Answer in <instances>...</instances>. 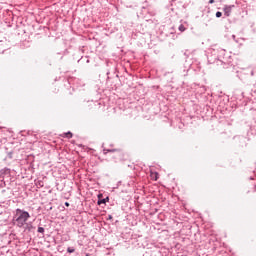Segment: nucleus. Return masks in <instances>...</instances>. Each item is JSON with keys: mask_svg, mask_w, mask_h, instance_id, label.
Here are the masks:
<instances>
[{"mask_svg": "<svg viewBox=\"0 0 256 256\" xmlns=\"http://www.w3.org/2000/svg\"><path fill=\"white\" fill-rule=\"evenodd\" d=\"M92 105H93V102H91L89 106L91 107Z\"/></svg>", "mask_w": 256, "mask_h": 256, "instance_id": "obj_18", "label": "nucleus"}, {"mask_svg": "<svg viewBox=\"0 0 256 256\" xmlns=\"http://www.w3.org/2000/svg\"><path fill=\"white\" fill-rule=\"evenodd\" d=\"M65 137H67L68 139H71V137H73V134L71 132H67L65 134Z\"/></svg>", "mask_w": 256, "mask_h": 256, "instance_id": "obj_10", "label": "nucleus"}, {"mask_svg": "<svg viewBox=\"0 0 256 256\" xmlns=\"http://www.w3.org/2000/svg\"><path fill=\"white\" fill-rule=\"evenodd\" d=\"M222 15H223V13H221V12H216V17H222Z\"/></svg>", "mask_w": 256, "mask_h": 256, "instance_id": "obj_13", "label": "nucleus"}, {"mask_svg": "<svg viewBox=\"0 0 256 256\" xmlns=\"http://www.w3.org/2000/svg\"><path fill=\"white\" fill-rule=\"evenodd\" d=\"M151 179H153L154 181H157L159 179V173L157 172H151L150 174Z\"/></svg>", "mask_w": 256, "mask_h": 256, "instance_id": "obj_4", "label": "nucleus"}, {"mask_svg": "<svg viewBox=\"0 0 256 256\" xmlns=\"http://www.w3.org/2000/svg\"><path fill=\"white\" fill-rule=\"evenodd\" d=\"M65 207H69V203L68 202H65Z\"/></svg>", "mask_w": 256, "mask_h": 256, "instance_id": "obj_15", "label": "nucleus"}, {"mask_svg": "<svg viewBox=\"0 0 256 256\" xmlns=\"http://www.w3.org/2000/svg\"><path fill=\"white\" fill-rule=\"evenodd\" d=\"M209 3H210V4L215 3V0H209Z\"/></svg>", "mask_w": 256, "mask_h": 256, "instance_id": "obj_14", "label": "nucleus"}, {"mask_svg": "<svg viewBox=\"0 0 256 256\" xmlns=\"http://www.w3.org/2000/svg\"><path fill=\"white\" fill-rule=\"evenodd\" d=\"M38 233H45V228L43 227H38Z\"/></svg>", "mask_w": 256, "mask_h": 256, "instance_id": "obj_8", "label": "nucleus"}, {"mask_svg": "<svg viewBox=\"0 0 256 256\" xmlns=\"http://www.w3.org/2000/svg\"><path fill=\"white\" fill-rule=\"evenodd\" d=\"M233 7L234 6H225L224 7V15H226V17L231 16V12L233 11Z\"/></svg>", "mask_w": 256, "mask_h": 256, "instance_id": "obj_3", "label": "nucleus"}, {"mask_svg": "<svg viewBox=\"0 0 256 256\" xmlns=\"http://www.w3.org/2000/svg\"><path fill=\"white\" fill-rule=\"evenodd\" d=\"M108 153H111L112 159H123V152L120 150H108Z\"/></svg>", "mask_w": 256, "mask_h": 256, "instance_id": "obj_2", "label": "nucleus"}, {"mask_svg": "<svg viewBox=\"0 0 256 256\" xmlns=\"http://www.w3.org/2000/svg\"><path fill=\"white\" fill-rule=\"evenodd\" d=\"M31 215L29 212L21 209H16V214L14 216V223L17 227H23L27 224V221H29V218Z\"/></svg>", "mask_w": 256, "mask_h": 256, "instance_id": "obj_1", "label": "nucleus"}, {"mask_svg": "<svg viewBox=\"0 0 256 256\" xmlns=\"http://www.w3.org/2000/svg\"><path fill=\"white\" fill-rule=\"evenodd\" d=\"M86 256H89V255H86Z\"/></svg>", "mask_w": 256, "mask_h": 256, "instance_id": "obj_19", "label": "nucleus"}, {"mask_svg": "<svg viewBox=\"0 0 256 256\" xmlns=\"http://www.w3.org/2000/svg\"><path fill=\"white\" fill-rule=\"evenodd\" d=\"M185 26L183 25V24H181L180 26H179V31H181V33H183V31H185Z\"/></svg>", "mask_w": 256, "mask_h": 256, "instance_id": "obj_9", "label": "nucleus"}, {"mask_svg": "<svg viewBox=\"0 0 256 256\" xmlns=\"http://www.w3.org/2000/svg\"><path fill=\"white\" fill-rule=\"evenodd\" d=\"M98 197H99V199H101V197H103V195L100 194V195H98Z\"/></svg>", "mask_w": 256, "mask_h": 256, "instance_id": "obj_16", "label": "nucleus"}, {"mask_svg": "<svg viewBox=\"0 0 256 256\" xmlns=\"http://www.w3.org/2000/svg\"><path fill=\"white\" fill-rule=\"evenodd\" d=\"M107 201H109V197H107L106 199L99 200V201H98V205L106 204Z\"/></svg>", "mask_w": 256, "mask_h": 256, "instance_id": "obj_5", "label": "nucleus"}, {"mask_svg": "<svg viewBox=\"0 0 256 256\" xmlns=\"http://www.w3.org/2000/svg\"><path fill=\"white\" fill-rule=\"evenodd\" d=\"M44 185L43 181L36 182V187H43Z\"/></svg>", "mask_w": 256, "mask_h": 256, "instance_id": "obj_7", "label": "nucleus"}, {"mask_svg": "<svg viewBox=\"0 0 256 256\" xmlns=\"http://www.w3.org/2000/svg\"><path fill=\"white\" fill-rule=\"evenodd\" d=\"M1 174H4V173H9V168H5V169H2L0 171Z\"/></svg>", "mask_w": 256, "mask_h": 256, "instance_id": "obj_11", "label": "nucleus"}, {"mask_svg": "<svg viewBox=\"0 0 256 256\" xmlns=\"http://www.w3.org/2000/svg\"><path fill=\"white\" fill-rule=\"evenodd\" d=\"M67 252H68V253H75V249H74V248L69 247V248L67 249Z\"/></svg>", "mask_w": 256, "mask_h": 256, "instance_id": "obj_12", "label": "nucleus"}, {"mask_svg": "<svg viewBox=\"0 0 256 256\" xmlns=\"http://www.w3.org/2000/svg\"><path fill=\"white\" fill-rule=\"evenodd\" d=\"M109 219H113V216L109 215Z\"/></svg>", "mask_w": 256, "mask_h": 256, "instance_id": "obj_17", "label": "nucleus"}, {"mask_svg": "<svg viewBox=\"0 0 256 256\" xmlns=\"http://www.w3.org/2000/svg\"><path fill=\"white\" fill-rule=\"evenodd\" d=\"M8 159H13V151L6 152Z\"/></svg>", "mask_w": 256, "mask_h": 256, "instance_id": "obj_6", "label": "nucleus"}]
</instances>
